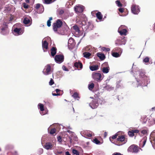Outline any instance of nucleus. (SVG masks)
Returning a JSON list of instances; mask_svg holds the SVG:
<instances>
[{
    "label": "nucleus",
    "instance_id": "obj_9",
    "mask_svg": "<svg viewBox=\"0 0 155 155\" xmlns=\"http://www.w3.org/2000/svg\"><path fill=\"white\" fill-rule=\"evenodd\" d=\"M45 70V71H43V73L45 75H47L50 74V72L51 70V66L50 64H48L45 66V68L44 70Z\"/></svg>",
    "mask_w": 155,
    "mask_h": 155
},
{
    "label": "nucleus",
    "instance_id": "obj_12",
    "mask_svg": "<svg viewBox=\"0 0 155 155\" xmlns=\"http://www.w3.org/2000/svg\"><path fill=\"white\" fill-rule=\"evenodd\" d=\"M74 10L77 13H81L83 11V7L82 6H76L74 7Z\"/></svg>",
    "mask_w": 155,
    "mask_h": 155
},
{
    "label": "nucleus",
    "instance_id": "obj_57",
    "mask_svg": "<svg viewBox=\"0 0 155 155\" xmlns=\"http://www.w3.org/2000/svg\"><path fill=\"white\" fill-rule=\"evenodd\" d=\"M25 1L27 3L29 2V0H25Z\"/></svg>",
    "mask_w": 155,
    "mask_h": 155
},
{
    "label": "nucleus",
    "instance_id": "obj_45",
    "mask_svg": "<svg viewBox=\"0 0 155 155\" xmlns=\"http://www.w3.org/2000/svg\"><path fill=\"white\" fill-rule=\"evenodd\" d=\"M71 110H70V112H74V108L73 107V104H72V106L70 107Z\"/></svg>",
    "mask_w": 155,
    "mask_h": 155
},
{
    "label": "nucleus",
    "instance_id": "obj_14",
    "mask_svg": "<svg viewBox=\"0 0 155 155\" xmlns=\"http://www.w3.org/2000/svg\"><path fill=\"white\" fill-rule=\"evenodd\" d=\"M14 32L16 33L18 35H21L22 34L23 32L21 31V28H16L14 30Z\"/></svg>",
    "mask_w": 155,
    "mask_h": 155
},
{
    "label": "nucleus",
    "instance_id": "obj_60",
    "mask_svg": "<svg viewBox=\"0 0 155 155\" xmlns=\"http://www.w3.org/2000/svg\"><path fill=\"white\" fill-rule=\"evenodd\" d=\"M154 108H155V107H153V108H152V110H153V109Z\"/></svg>",
    "mask_w": 155,
    "mask_h": 155
},
{
    "label": "nucleus",
    "instance_id": "obj_61",
    "mask_svg": "<svg viewBox=\"0 0 155 155\" xmlns=\"http://www.w3.org/2000/svg\"><path fill=\"white\" fill-rule=\"evenodd\" d=\"M56 0H53V2H54V1H56Z\"/></svg>",
    "mask_w": 155,
    "mask_h": 155
},
{
    "label": "nucleus",
    "instance_id": "obj_42",
    "mask_svg": "<svg viewBox=\"0 0 155 155\" xmlns=\"http://www.w3.org/2000/svg\"><path fill=\"white\" fill-rule=\"evenodd\" d=\"M151 143L153 146L154 147V146H155V138L153 139V140L151 141Z\"/></svg>",
    "mask_w": 155,
    "mask_h": 155
},
{
    "label": "nucleus",
    "instance_id": "obj_13",
    "mask_svg": "<svg viewBox=\"0 0 155 155\" xmlns=\"http://www.w3.org/2000/svg\"><path fill=\"white\" fill-rule=\"evenodd\" d=\"M53 145L50 142H47L44 146V147L47 150H51L52 149Z\"/></svg>",
    "mask_w": 155,
    "mask_h": 155
},
{
    "label": "nucleus",
    "instance_id": "obj_46",
    "mask_svg": "<svg viewBox=\"0 0 155 155\" xmlns=\"http://www.w3.org/2000/svg\"><path fill=\"white\" fill-rule=\"evenodd\" d=\"M29 6L25 3L23 4V7L25 8H28Z\"/></svg>",
    "mask_w": 155,
    "mask_h": 155
},
{
    "label": "nucleus",
    "instance_id": "obj_26",
    "mask_svg": "<svg viewBox=\"0 0 155 155\" xmlns=\"http://www.w3.org/2000/svg\"><path fill=\"white\" fill-rule=\"evenodd\" d=\"M84 57L86 58H88L91 55V54L88 52H85L83 53Z\"/></svg>",
    "mask_w": 155,
    "mask_h": 155
},
{
    "label": "nucleus",
    "instance_id": "obj_1",
    "mask_svg": "<svg viewBox=\"0 0 155 155\" xmlns=\"http://www.w3.org/2000/svg\"><path fill=\"white\" fill-rule=\"evenodd\" d=\"M1 33L3 35H6L9 34V29L7 23L4 22L1 27Z\"/></svg>",
    "mask_w": 155,
    "mask_h": 155
},
{
    "label": "nucleus",
    "instance_id": "obj_29",
    "mask_svg": "<svg viewBox=\"0 0 155 155\" xmlns=\"http://www.w3.org/2000/svg\"><path fill=\"white\" fill-rule=\"evenodd\" d=\"M56 132V130L55 128H53L51 129L49 131V133L53 135Z\"/></svg>",
    "mask_w": 155,
    "mask_h": 155
},
{
    "label": "nucleus",
    "instance_id": "obj_27",
    "mask_svg": "<svg viewBox=\"0 0 155 155\" xmlns=\"http://www.w3.org/2000/svg\"><path fill=\"white\" fill-rule=\"evenodd\" d=\"M112 55L115 58H117L120 56V54L116 52H112Z\"/></svg>",
    "mask_w": 155,
    "mask_h": 155
},
{
    "label": "nucleus",
    "instance_id": "obj_31",
    "mask_svg": "<svg viewBox=\"0 0 155 155\" xmlns=\"http://www.w3.org/2000/svg\"><path fill=\"white\" fill-rule=\"evenodd\" d=\"M38 107L41 111H43L44 110V105L41 104H38Z\"/></svg>",
    "mask_w": 155,
    "mask_h": 155
},
{
    "label": "nucleus",
    "instance_id": "obj_41",
    "mask_svg": "<svg viewBox=\"0 0 155 155\" xmlns=\"http://www.w3.org/2000/svg\"><path fill=\"white\" fill-rule=\"evenodd\" d=\"M103 50L104 51H110V49L108 48H106L105 47H104L103 48Z\"/></svg>",
    "mask_w": 155,
    "mask_h": 155
},
{
    "label": "nucleus",
    "instance_id": "obj_25",
    "mask_svg": "<svg viewBox=\"0 0 155 155\" xmlns=\"http://www.w3.org/2000/svg\"><path fill=\"white\" fill-rule=\"evenodd\" d=\"M96 17L97 18L100 20L102 19V15L100 12H98L96 14Z\"/></svg>",
    "mask_w": 155,
    "mask_h": 155
},
{
    "label": "nucleus",
    "instance_id": "obj_50",
    "mask_svg": "<svg viewBox=\"0 0 155 155\" xmlns=\"http://www.w3.org/2000/svg\"><path fill=\"white\" fill-rule=\"evenodd\" d=\"M87 136L88 137H91L92 136V134L90 133H87Z\"/></svg>",
    "mask_w": 155,
    "mask_h": 155
},
{
    "label": "nucleus",
    "instance_id": "obj_21",
    "mask_svg": "<svg viewBox=\"0 0 155 155\" xmlns=\"http://www.w3.org/2000/svg\"><path fill=\"white\" fill-rule=\"evenodd\" d=\"M72 96L75 99H77V100H79V99L80 98L79 94L77 92L74 93L72 95Z\"/></svg>",
    "mask_w": 155,
    "mask_h": 155
},
{
    "label": "nucleus",
    "instance_id": "obj_30",
    "mask_svg": "<svg viewBox=\"0 0 155 155\" xmlns=\"http://www.w3.org/2000/svg\"><path fill=\"white\" fill-rule=\"evenodd\" d=\"M147 140V137L146 136L144 137L143 138V139L141 140L143 142V143L142 147H143L145 145L146 143Z\"/></svg>",
    "mask_w": 155,
    "mask_h": 155
},
{
    "label": "nucleus",
    "instance_id": "obj_49",
    "mask_svg": "<svg viewBox=\"0 0 155 155\" xmlns=\"http://www.w3.org/2000/svg\"><path fill=\"white\" fill-rule=\"evenodd\" d=\"M64 13V11L63 10H60L59 13L60 15H61L63 14Z\"/></svg>",
    "mask_w": 155,
    "mask_h": 155
},
{
    "label": "nucleus",
    "instance_id": "obj_55",
    "mask_svg": "<svg viewBox=\"0 0 155 155\" xmlns=\"http://www.w3.org/2000/svg\"><path fill=\"white\" fill-rule=\"evenodd\" d=\"M61 90L60 89H57L55 90V91L57 93H58V92L60 91Z\"/></svg>",
    "mask_w": 155,
    "mask_h": 155
},
{
    "label": "nucleus",
    "instance_id": "obj_32",
    "mask_svg": "<svg viewBox=\"0 0 155 155\" xmlns=\"http://www.w3.org/2000/svg\"><path fill=\"white\" fill-rule=\"evenodd\" d=\"M94 87V84L93 83H91L88 85V88L90 90H92Z\"/></svg>",
    "mask_w": 155,
    "mask_h": 155
},
{
    "label": "nucleus",
    "instance_id": "obj_6",
    "mask_svg": "<svg viewBox=\"0 0 155 155\" xmlns=\"http://www.w3.org/2000/svg\"><path fill=\"white\" fill-rule=\"evenodd\" d=\"M131 11L134 14H137L140 11L139 6L134 4L132 5Z\"/></svg>",
    "mask_w": 155,
    "mask_h": 155
},
{
    "label": "nucleus",
    "instance_id": "obj_38",
    "mask_svg": "<svg viewBox=\"0 0 155 155\" xmlns=\"http://www.w3.org/2000/svg\"><path fill=\"white\" fill-rule=\"evenodd\" d=\"M141 133L144 135L146 134L147 133V131L146 130H143L141 131Z\"/></svg>",
    "mask_w": 155,
    "mask_h": 155
},
{
    "label": "nucleus",
    "instance_id": "obj_7",
    "mask_svg": "<svg viewBox=\"0 0 155 155\" xmlns=\"http://www.w3.org/2000/svg\"><path fill=\"white\" fill-rule=\"evenodd\" d=\"M54 60L56 62L60 63L62 62L64 60V56L62 55H57L54 58Z\"/></svg>",
    "mask_w": 155,
    "mask_h": 155
},
{
    "label": "nucleus",
    "instance_id": "obj_33",
    "mask_svg": "<svg viewBox=\"0 0 155 155\" xmlns=\"http://www.w3.org/2000/svg\"><path fill=\"white\" fill-rule=\"evenodd\" d=\"M115 3L117 5V6L119 7H121L122 6V4L120 3V1L117 0L115 2Z\"/></svg>",
    "mask_w": 155,
    "mask_h": 155
},
{
    "label": "nucleus",
    "instance_id": "obj_44",
    "mask_svg": "<svg viewBox=\"0 0 155 155\" xmlns=\"http://www.w3.org/2000/svg\"><path fill=\"white\" fill-rule=\"evenodd\" d=\"M118 11L121 13H123L124 12V9L123 8H120L118 9Z\"/></svg>",
    "mask_w": 155,
    "mask_h": 155
},
{
    "label": "nucleus",
    "instance_id": "obj_56",
    "mask_svg": "<svg viewBox=\"0 0 155 155\" xmlns=\"http://www.w3.org/2000/svg\"><path fill=\"white\" fill-rule=\"evenodd\" d=\"M107 135V133L106 132H105L104 133V137H105Z\"/></svg>",
    "mask_w": 155,
    "mask_h": 155
},
{
    "label": "nucleus",
    "instance_id": "obj_40",
    "mask_svg": "<svg viewBox=\"0 0 155 155\" xmlns=\"http://www.w3.org/2000/svg\"><path fill=\"white\" fill-rule=\"evenodd\" d=\"M118 136L117 133L116 134L114 135H113L112 137V138L113 139H116Z\"/></svg>",
    "mask_w": 155,
    "mask_h": 155
},
{
    "label": "nucleus",
    "instance_id": "obj_20",
    "mask_svg": "<svg viewBox=\"0 0 155 155\" xmlns=\"http://www.w3.org/2000/svg\"><path fill=\"white\" fill-rule=\"evenodd\" d=\"M98 68L97 65H91L90 66V69L92 71L97 70L98 69Z\"/></svg>",
    "mask_w": 155,
    "mask_h": 155
},
{
    "label": "nucleus",
    "instance_id": "obj_64",
    "mask_svg": "<svg viewBox=\"0 0 155 155\" xmlns=\"http://www.w3.org/2000/svg\"><path fill=\"white\" fill-rule=\"evenodd\" d=\"M110 140H111L110 137Z\"/></svg>",
    "mask_w": 155,
    "mask_h": 155
},
{
    "label": "nucleus",
    "instance_id": "obj_48",
    "mask_svg": "<svg viewBox=\"0 0 155 155\" xmlns=\"http://www.w3.org/2000/svg\"><path fill=\"white\" fill-rule=\"evenodd\" d=\"M112 155H123L120 153L115 152L113 153Z\"/></svg>",
    "mask_w": 155,
    "mask_h": 155
},
{
    "label": "nucleus",
    "instance_id": "obj_59",
    "mask_svg": "<svg viewBox=\"0 0 155 155\" xmlns=\"http://www.w3.org/2000/svg\"><path fill=\"white\" fill-rule=\"evenodd\" d=\"M40 150L41 152V153H42L43 152V150L42 149H40Z\"/></svg>",
    "mask_w": 155,
    "mask_h": 155
},
{
    "label": "nucleus",
    "instance_id": "obj_8",
    "mask_svg": "<svg viewBox=\"0 0 155 155\" xmlns=\"http://www.w3.org/2000/svg\"><path fill=\"white\" fill-rule=\"evenodd\" d=\"M92 76L93 79L97 81L101 80V74L97 73H94V72L92 74Z\"/></svg>",
    "mask_w": 155,
    "mask_h": 155
},
{
    "label": "nucleus",
    "instance_id": "obj_5",
    "mask_svg": "<svg viewBox=\"0 0 155 155\" xmlns=\"http://www.w3.org/2000/svg\"><path fill=\"white\" fill-rule=\"evenodd\" d=\"M102 66L103 67L102 69V71L104 73H108L109 71L110 68L107 62H104L102 64Z\"/></svg>",
    "mask_w": 155,
    "mask_h": 155
},
{
    "label": "nucleus",
    "instance_id": "obj_63",
    "mask_svg": "<svg viewBox=\"0 0 155 155\" xmlns=\"http://www.w3.org/2000/svg\"><path fill=\"white\" fill-rule=\"evenodd\" d=\"M90 98H93V97H90Z\"/></svg>",
    "mask_w": 155,
    "mask_h": 155
},
{
    "label": "nucleus",
    "instance_id": "obj_28",
    "mask_svg": "<svg viewBox=\"0 0 155 155\" xmlns=\"http://www.w3.org/2000/svg\"><path fill=\"white\" fill-rule=\"evenodd\" d=\"M53 2V0H44V3L46 4H50Z\"/></svg>",
    "mask_w": 155,
    "mask_h": 155
},
{
    "label": "nucleus",
    "instance_id": "obj_16",
    "mask_svg": "<svg viewBox=\"0 0 155 155\" xmlns=\"http://www.w3.org/2000/svg\"><path fill=\"white\" fill-rule=\"evenodd\" d=\"M125 138V137L124 135H120L118 136L117 139V140L118 142H121L124 141Z\"/></svg>",
    "mask_w": 155,
    "mask_h": 155
},
{
    "label": "nucleus",
    "instance_id": "obj_47",
    "mask_svg": "<svg viewBox=\"0 0 155 155\" xmlns=\"http://www.w3.org/2000/svg\"><path fill=\"white\" fill-rule=\"evenodd\" d=\"M41 4H36V6L35 7V8L36 9H38L40 6Z\"/></svg>",
    "mask_w": 155,
    "mask_h": 155
},
{
    "label": "nucleus",
    "instance_id": "obj_11",
    "mask_svg": "<svg viewBox=\"0 0 155 155\" xmlns=\"http://www.w3.org/2000/svg\"><path fill=\"white\" fill-rule=\"evenodd\" d=\"M75 43L74 39L72 38H70L68 42V47L70 46L73 47L75 45Z\"/></svg>",
    "mask_w": 155,
    "mask_h": 155
},
{
    "label": "nucleus",
    "instance_id": "obj_2",
    "mask_svg": "<svg viewBox=\"0 0 155 155\" xmlns=\"http://www.w3.org/2000/svg\"><path fill=\"white\" fill-rule=\"evenodd\" d=\"M62 24L63 22L61 19H57L56 22L53 24V28L54 31H57L58 29L61 27Z\"/></svg>",
    "mask_w": 155,
    "mask_h": 155
},
{
    "label": "nucleus",
    "instance_id": "obj_53",
    "mask_svg": "<svg viewBox=\"0 0 155 155\" xmlns=\"http://www.w3.org/2000/svg\"><path fill=\"white\" fill-rule=\"evenodd\" d=\"M63 68L64 70L65 71H68V69L66 68L65 66H63Z\"/></svg>",
    "mask_w": 155,
    "mask_h": 155
},
{
    "label": "nucleus",
    "instance_id": "obj_17",
    "mask_svg": "<svg viewBox=\"0 0 155 155\" xmlns=\"http://www.w3.org/2000/svg\"><path fill=\"white\" fill-rule=\"evenodd\" d=\"M74 66L77 68L79 67L80 69H81L83 67L82 64L80 62H75L74 63Z\"/></svg>",
    "mask_w": 155,
    "mask_h": 155
},
{
    "label": "nucleus",
    "instance_id": "obj_43",
    "mask_svg": "<svg viewBox=\"0 0 155 155\" xmlns=\"http://www.w3.org/2000/svg\"><path fill=\"white\" fill-rule=\"evenodd\" d=\"M56 153L58 154H60V155H63V152L62 151H59V150H57L56 151Z\"/></svg>",
    "mask_w": 155,
    "mask_h": 155
},
{
    "label": "nucleus",
    "instance_id": "obj_37",
    "mask_svg": "<svg viewBox=\"0 0 155 155\" xmlns=\"http://www.w3.org/2000/svg\"><path fill=\"white\" fill-rule=\"evenodd\" d=\"M149 61V58L148 57H146L143 60V61L144 62L147 63Z\"/></svg>",
    "mask_w": 155,
    "mask_h": 155
},
{
    "label": "nucleus",
    "instance_id": "obj_62",
    "mask_svg": "<svg viewBox=\"0 0 155 155\" xmlns=\"http://www.w3.org/2000/svg\"><path fill=\"white\" fill-rule=\"evenodd\" d=\"M42 9H43V10L42 11V12H43V11H44V8H42Z\"/></svg>",
    "mask_w": 155,
    "mask_h": 155
},
{
    "label": "nucleus",
    "instance_id": "obj_15",
    "mask_svg": "<svg viewBox=\"0 0 155 155\" xmlns=\"http://www.w3.org/2000/svg\"><path fill=\"white\" fill-rule=\"evenodd\" d=\"M57 49L56 47H52L51 50V54L52 57H54L57 53Z\"/></svg>",
    "mask_w": 155,
    "mask_h": 155
},
{
    "label": "nucleus",
    "instance_id": "obj_54",
    "mask_svg": "<svg viewBox=\"0 0 155 155\" xmlns=\"http://www.w3.org/2000/svg\"><path fill=\"white\" fill-rule=\"evenodd\" d=\"M65 155H71L68 151L65 152Z\"/></svg>",
    "mask_w": 155,
    "mask_h": 155
},
{
    "label": "nucleus",
    "instance_id": "obj_18",
    "mask_svg": "<svg viewBox=\"0 0 155 155\" xmlns=\"http://www.w3.org/2000/svg\"><path fill=\"white\" fill-rule=\"evenodd\" d=\"M97 56L101 60H103L105 58V56L104 54L99 52L97 53Z\"/></svg>",
    "mask_w": 155,
    "mask_h": 155
},
{
    "label": "nucleus",
    "instance_id": "obj_24",
    "mask_svg": "<svg viewBox=\"0 0 155 155\" xmlns=\"http://www.w3.org/2000/svg\"><path fill=\"white\" fill-rule=\"evenodd\" d=\"M72 28L76 32H78V33L80 31L79 28L77 25H75L72 27Z\"/></svg>",
    "mask_w": 155,
    "mask_h": 155
},
{
    "label": "nucleus",
    "instance_id": "obj_36",
    "mask_svg": "<svg viewBox=\"0 0 155 155\" xmlns=\"http://www.w3.org/2000/svg\"><path fill=\"white\" fill-rule=\"evenodd\" d=\"M72 153L73 154L75 155H79L78 151L75 149H73L72 150Z\"/></svg>",
    "mask_w": 155,
    "mask_h": 155
},
{
    "label": "nucleus",
    "instance_id": "obj_58",
    "mask_svg": "<svg viewBox=\"0 0 155 155\" xmlns=\"http://www.w3.org/2000/svg\"><path fill=\"white\" fill-rule=\"evenodd\" d=\"M13 155H18V154L16 152H15Z\"/></svg>",
    "mask_w": 155,
    "mask_h": 155
},
{
    "label": "nucleus",
    "instance_id": "obj_34",
    "mask_svg": "<svg viewBox=\"0 0 155 155\" xmlns=\"http://www.w3.org/2000/svg\"><path fill=\"white\" fill-rule=\"evenodd\" d=\"M52 19V17H50L49 19L48 20L47 22V25L48 26L50 27L51 25V21Z\"/></svg>",
    "mask_w": 155,
    "mask_h": 155
},
{
    "label": "nucleus",
    "instance_id": "obj_3",
    "mask_svg": "<svg viewBox=\"0 0 155 155\" xmlns=\"http://www.w3.org/2000/svg\"><path fill=\"white\" fill-rule=\"evenodd\" d=\"M140 148L136 145L133 144L131 145L128 149V151L129 152L137 153L139 151Z\"/></svg>",
    "mask_w": 155,
    "mask_h": 155
},
{
    "label": "nucleus",
    "instance_id": "obj_4",
    "mask_svg": "<svg viewBox=\"0 0 155 155\" xmlns=\"http://www.w3.org/2000/svg\"><path fill=\"white\" fill-rule=\"evenodd\" d=\"M89 105L92 109L97 108L99 105L98 99L97 98L94 99L90 103Z\"/></svg>",
    "mask_w": 155,
    "mask_h": 155
},
{
    "label": "nucleus",
    "instance_id": "obj_22",
    "mask_svg": "<svg viewBox=\"0 0 155 155\" xmlns=\"http://www.w3.org/2000/svg\"><path fill=\"white\" fill-rule=\"evenodd\" d=\"M30 22V20L27 17H26L24 19L23 21V23L25 25H29Z\"/></svg>",
    "mask_w": 155,
    "mask_h": 155
},
{
    "label": "nucleus",
    "instance_id": "obj_23",
    "mask_svg": "<svg viewBox=\"0 0 155 155\" xmlns=\"http://www.w3.org/2000/svg\"><path fill=\"white\" fill-rule=\"evenodd\" d=\"M118 32L120 33V35H126V33L127 32V30L126 29H124L118 31Z\"/></svg>",
    "mask_w": 155,
    "mask_h": 155
},
{
    "label": "nucleus",
    "instance_id": "obj_10",
    "mask_svg": "<svg viewBox=\"0 0 155 155\" xmlns=\"http://www.w3.org/2000/svg\"><path fill=\"white\" fill-rule=\"evenodd\" d=\"M139 132V130H130L128 131V135L131 137H133L134 136V134L138 133Z\"/></svg>",
    "mask_w": 155,
    "mask_h": 155
},
{
    "label": "nucleus",
    "instance_id": "obj_52",
    "mask_svg": "<svg viewBox=\"0 0 155 155\" xmlns=\"http://www.w3.org/2000/svg\"><path fill=\"white\" fill-rule=\"evenodd\" d=\"M58 141H60L61 140V137L60 136H59L58 137Z\"/></svg>",
    "mask_w": 155,
    "mask_h": 155
},
{
    "label": "nucleus",
    "instance_id": "obj_51",
    "mask_svg": "<svg viewBox=\"0 0 155 155\" xmlns=\"http://www.w3.org/2000/svg\"><path fill=\"white\" fill-rule=\"evenodd\" d=\"M52 94L53 96H58V95H60V94L59 93L55 94V93H52Z\"/></svg>",
    "mask_w": 155,
    "mask_h": 155
},
{
    "label": "nucleus",
    "instance_id": "obj_19",
    "mask_svg": "<svg viewBox=\"0 0 155 155\" xmlns=\"http://www.w3.org/2000/svg\"><path fill=\"white\" fill-rule=\"evenodd\" d=\"M48 43L46 41H45L42 42V46L43 49H47L48 48Z\"/></svg>",
    "mask_w": 155,
    "mask_h": 155
},
{
    "label": "nucleus",
    "instance_id": "obj_39",
    "mask_svg": "<svg viewBox=\"0 0 155 155\" xmlns=\"http://www.w3.org/2000/svg\"><path fill=\"white\" fill-rule=\"evenodd\" d=\"M54 83V81L51 78L49 82V84L51 86Z\"/></svg>",
    "mask_w": 155,
    "mask_h": 155
},
{
    "label": "nucleus",
    "instance_id": "obj_35",
    "mask_svg": "<svg viewBox=\"0 0 155 155\" xmlns=\"http://www.w3.org/2000/svg\"><path fill=\"white\" fill-rule=\"evenodd\" d=\"M93 142L96 144H99L101 143L100 141L97 138H95L93 140Z\"/></svg>",
    "mask_w": 155,
    "mask_h": 155
}]
</instances>
